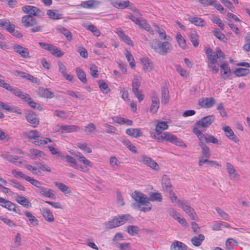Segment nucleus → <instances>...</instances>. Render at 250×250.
I'll list each match as a JSON object with an SVG mask.
<instances>
[{
  "label": "nucleus",
  "instance_id": "9d476101",
  "mask_svg": "<svg viewBox=\"0 0 250 250\" xmlns=\"http://www.w3.org/2000/svg\"><path fill=\"white\" fill-rule=\"evenodd\" d=\"M139 161L140 162L150 167L155 170H159V166L157 163L153 160L151 158L146 156H141L139 158Z\"/></svg>",
  "mask_w": 250,
  "mask_h": 250
},
{
  "label": "nucleus",
  "instance_id": "7ed1b4c3",
  "mask_svg": "<svg viewBox=\"0 0 250 250\" xmlns=\"http://www.w3.org/2000/svg\"><path fill=\"white\" fill-rule=\"evenodd\" d=\"M156 139L159 142L165 140L176 146L184 147L186 146V144L181 139L178 138L175 135L170 132H165L157 136Z\"/></svg>",
  "mask_w": 250,
  "mask_h": 250
},
{
  "label": "nucleus",
  "instance_id": "37998d69",
  "mask_svg": "<svg viewBox=\"0 0 250 250\" xmlns=\"http://www.w3.org/2000/svg\"><path fill=\"white\" fill-rule=\"evenodd\" d=\"M162 184L163 188L167 190L171 189V184L170 180L166 175H164L162 179Z\"/></svg>",
  "mask_w": 250,
  "mask_h": 250
},
{
  "label": "nucleus",
  "instance_id": "e2e57ef3",
  "mask_svg": "<svg viewBox=\"0 0 250 250\" xmlns=\"http://www.w3.org/2000/svg\"><path fill=\"white\" fill-rule=\"evenodd\" d=\"M140 231L139 227L136 226H129L127 227V232L131 235L137 234Z\"/></svg>",
  "mask_w": 250,
  "mask_h": 250
},
{
  "label": "nucleus",
  "instance_id": "bb28decb",
  "mask_svg": "<svg viewBox=\"0 0 250 250\" xmlns=\"http://www.w3.org/2000/svg\"><path fill=\"white\" fill-rule=\"evenodd\" d=\"M26 119L29 123L33 124V127H36L39 123L36 115L33 111H29L27 113Z\"/></svg>",
  "mask_w": 250,
  "mask_h": 250
},
{
  "label": "nucleus",
  "instance_id": "f704fd0d",
  "mask_svg": "<svg viewBox=\"0 0 250 250\" xmlns=\"http://www.w3.org/2000/svg\"><path fill=\"white\" fill-rule=\"evenodd\" d=\"M205 239V236L202 234H200L197 236L193 237L191 239L192 244L195 246H200Z\"/></svg>",
  "mask_w": 250,
  "mask_h": 250
},
{
  "label": "nucleus",
  "instance_id": "5701e85b",
  "mask_svg": "<svg viewBox=\"0 0 250 250\" xmlns=\"http://www.w3.org/2000/svg\"><path fill=\"white\" fill-rule=\"evenodd\" d=\"M13 49L17 53L19 54L21 57L26 58L29 56V51L26 48L23 47L19 44H15L13 46Z\"/></svg>",
  "mask_w": 250,
  "mask_h": 250
},
{
  "label": "nucleus",
  "instance_id": "9b49d317",
  "mask_svg": "<svg viewBox=\"0 0 250 250\" xmlns=\"http://www.w3.org/2000/svg\"><path fill=\"white\" fill-rule=\"evenodd\" d=\"M55 128L56 131H61L62 133H70L76 132L79 130L80 127L75 125H57Z\"/></svg>",
  "mask_w": 250,
  "mask_h": 250
},
{
  "label": "nucleus",
  "instance_id": "6e6d98bb",
  "mask_svg": "<svg viewBox=\"0 0 250 250\" xmlns=\"http://www.w3.org/2000/svg\"><path fill=\"white\" fill-rule=\"evenodd\" d=\"M125 54L130 66L131 67H134L135 66V60L131 53L128 50H125Z\"/></svg>",
  "mask_w": 250,
  "mask_h": 250
},
{
  "label": "nucleus",
  "instance_id": "052dcab7",
  "mask_svg": "<svg viewBox=\"0 0 250 250\" xmlns=\"http://www.w3.org/2000/svg\"><path fill=\"white\" fill-rule=\"evenodd\" d=\"M211 21L213 23L217 24L221 30L224 29L225 26L224 24L218 16H213L211 18Z\"/></svg>",
  "mask_w": 250,
  "mask_h": 250
},
{
  "label": "nucleus",
  "instance_id": "dca6fc26",
  "mask_svg": "<svg viewBox=\"0 0 250 250\" xmlns=\"http://www.w3.org/2000/svg\"><path fill=\"white\" fill-rule=\"evenodd\" d=\"M15 26L13 24H11L8 19H0V28L6 29L9 32H14Z\"/></svg>",
  "mask_w": 250,
  "mask_h": 250
},
{
  "label": "nucleus",
  "instance_id": "7c9ffc66",
  "mask_svg": "<svg viewBox=\"0 0 250 250\" xmlns=\"http://www.w3.org/2000/svg\"><path fill=\"white\" fill-rule=\"evenodd\" d=\"M125 133L134 138H138L142 135V132L139 128H128L125 130Z\"/></svg>",
  "mask_w": 250,
  "mask_h": 250
},
{
  "label": "nucleus",
  "instance_id": "0eeeda50",
  "mask_svg": "<svg viewBox=\"0 0 250 250\" xmlns=\"http://www.w3.org/2000/svg\"><path fill=\"white\" fill-rule=\"evenodd\" d=\"M1 157L5 160L13 163L15 165L21 167L22 164L25 163V160L17 156H14L9 153L5 152L1 154Z\"/></svg>",
  "mask_w": 250,
  "mask_h": 250
},
{
  "label": "nucleus",
  "instance_id": "774afa93",
  "mask_svg": "<svg viewBox=\"0 0 250 250\" xmlns=\"http://www.w3.org/2000/svg\"><path fill=\"white\" fill-rule=\"evenodd\" d=\"M211 229L214 230H219L222 228V221H214L211 223Z\"/></svg>",
  "mask_w": 250,
  "mask_h": 250
},
{
  "label": "nucleus",
  "instance_id": "58836bf2",
  "mask_svg": "<svg viewBox=\"0 0 250 250\" xmlns=\"http://www.w3.org/2000/svg\"><path fill=\"white\" fill-rule=\"evenodd\" d=\"M16 201L19 204L25 207L28 208L31 206L29 201L24 196L18 195L16 198Z\"/></svg>",
  "mask_w": 250,
  "mask_h": 250
},
{
  "label": "nucleus",
  "instance_id": "f257e3e1",
  "mask_svg": "<svg viewBox=\"0 0 250 250\" xmlns=\"http://www.w3.org/2000/svg\"><path fill=\"white\" fill-rule=\"evenodd\" d=\"M151 48L156 52L162 55H166L173 49L171 43L168 41L162 42L158 39H154L149 43Z\"/></svg>",
  "mask_w": 250,
  "mask_h": 250
},
{
  "label": "nucleus",
  "instance_id": "680f3d73",
  "mask_svg": "<svg viewBox=\"0 0 250 250\" xmlns=\"http://www.w3.org/2000/svg\"><path fill=\"white\" fill-rule=\"evenodd\" d=\"M215 209L217 211L218 214L220 216V217L224 220L226 221L229 220V215L226 213L223 210L221 209L218 207H216Z\"/></svg>",
  "mask_w": 250,
  "mask_h": 250
},
{
  "label": "nucleus",
  "instance_id": "4d7b16f0",
  "mask_svg": "<svg viewBox=\"0 0 250 250\" xmlns=\"http://www.w3.org/2000/svg\"><path fill=\"white\" fill-rule=\"evenodd\" d=\"M115 122L119 124H126L127 125H132L133 121L122 117H116Z\"/></svg>",
  "mask_w": 250,
  "mask_h": 250
},
{
  "label": "nucleus",
  "instance_id": "cd10ccee",
  "mask_svg": "<svg viewBox=\"0 0 250 250\" xmlns=\"http://www.w3.org/2000/svg\"><path fill=\"white\" fill-rule=\"evenodd\" d=\"M137 25L140 28H143L149 32L151 34H154V31L151 29V26L145 19H140L137 23Z\"/></svg>",
  "mask_w": 250,
  "mask_h": 250
},
{
  "label": "nucleus",
  "instance_id": "c9c22d12",
  "mask_svg": "<svg viewBox=\"0 0 250 250\" xmlns=\"http://www.w3.org/2000/svg\"><path fill=\"white\" fill-rule=\"evenodd\" d=\"M190 41L194 47H197L199 44L198 36L194 30H191L188 34Z\"/></svg>",
  "mask_w": 250,
  "mask_h": 250
},
{
  "label": "nucleus",
  "instance_id": "b1692460",
  "mask_svg": "<svg viewBox=\"0 0 250 250\" xmlns=\"http://www.w3.org/2000/svg\"><path fill=\"white\" fill-rule=\"evenodd\" d=\"M141 62L143 65L144 70L147 72H150L154 68L153 62L147 58H143L141 59Z\"/></svg>",
  "mask_w": 250,
  "mask_h": 250
},
{
  "label": "nucleus",
  "instance_id": "5fc2aeb1",
  "mask_svg": "<svg viewBox=\"0 0 250 250\" xmlns=\"http://www.w3.org/2000/svg\"><path fill=\"white\" fill-rule=\"evenodd\" d=\"M66 161L70 164V166L76 169H78L80 165L77 163L76 160L72 156L66 155L65 156Z\"/></svg>",
  "mask_w": 250,
  "mask_h": 250
},
{
  "label": "nucleus",
  "instance_id": "bf43d9fd",
  "mask_svg": "<svg viewBox=\"0 0 250 250\" xmlns=\"http://www.w3.org/2000/svg\"><path fill=\"white\" fill-rule=\"evenodd\" d=\"M25 215L27 217L31 224L33 225H36L38 224V220L31 212L27 211L25 212Z\"/></svg>",
  "mask_w": 250,
  "mask_h": 250
},
{
  "label": "nucleus",
  "instance_id": "4be33fe9",
  "mask_svg": "<svg viewBox=\"0 0 250 250\" xmlns=\"http://www.w3.org/2000/svg\"><path fill=\"white\" fill-rule=\"evenodd\" d=\"M37 93L40 96L45 98L50 99L54 96V93L50 89L42 87L39 88Z\"/></svg>",
  "mask_w": 250,
  "mask_h": 250
},
{
  "label": "nucleus",
  "instance_id": "f8f14e48",
  "mask_svg": "<svg viewBox=\"0 0 250 250\" xmlns=\"http://www.w3.org/2000/svg\"><path fill=\"white\" fill-rule=\"evenodd\" d=\"M71 154L78 158L79 161L82 163L85 167H92L93 163L89 160L87 159L81 152L79 151H74L71 152Z\"/></svg>",
  "mask_w": 250,
  "mask_h": 250
},
{
  "label": "nucleus",
  "instance_id": "49530a36",
  "mask_svg": "<svg viewBox=\"0 0 250 250\" xmlns=\"http://www.w3.org/2000/svg\"><path fill=\"white\" fill-rule=\"evenodd\" d=\"M112 5L118 8L124 9L128 6L129 1L127 0L125 1H113L112 2Z\"/></svg>",
  "mask_w": 250,
  "mask_h": 250
},
{
  "label": "nucleus",
  "instance_id": "79ce46f5",
  "mask_svg": "<svg viewBox=\"0 0 250 250\" xmlns=\"http://www.w3.org/2000/svg\"><path fill=\"white\" fill-rule=\"evenodd\" d=\"M76 145L79 148L85 152L88 153H90L92 152L91 148L89 147L88 144L86 143L79 142L77 143Z\"/></svg>",
  "mask_w": 250,
  "mask_h": 250
},
{
  "label": "nucleus",
  "instance_id": "412c9836",
  "mask_svg": "<svg viewBox=\"0 0 250 250\" xmlns=\"http://www.w3.org/2000/svg\"><path fill=\"white\" fill-rule=\"evenodd\" d=\"M222 129L225 132L226 136L229 139L235 143L239 141L238 138L234 134L233 130L229 126H223Z\"/></svg>",
  "mask_w": 250,
  "mask_h": 250
},
{
  "label": "nucleus",
  "instance_id": "a211bd4d",
  "mask_svg": "<svg viewBox=\"0 0 250 250\" xmlns=\"http://www.w3.org/2000/svg\"><path fill=\"white\" fill-rule=\"evenodd\" d=\"M22 10L32 17L38 15L41 11L38 8L32 5L24 6L22 7Z\"/></svg>",
  "mask_w": 250,
  "mask_h": 250
},
{
  "label": "nucleus",
  "instance_id": "8fccbe9b",
  "mask_svg": "<svg viewBox=\"0 0 250 250\" xmlns=\"http://www.w3.org/2000/svg\"><path fill=\"white\" fill-rule=\"evenodd\" d=\"M104 225L107 229H112L120 226L117 217L114 218L112 220L105 222Z\"/></svg>",
  "mask_w": 250,
  "mask_h": 250
},
{
  "label": "nucleus",
  "instance_id": "a878e982",
  "mask_svg": "<svg viewBox=\"0 0 250 250\" xmlns=\"http://www.w3.org/2000/svg\"><path fill=\"white\" fill-rule=\"evenodd\" d=\"M41 213L44 219L49 222H52L54 221V216L51 211L45 208H43L41 210Z\"/></svg>",
  "mask_w": 250,
  "mask_h": 250
},
{
  "label": "nucleus",
  "instance_id": "473e14b6",
  "mask_svg": "<svg viewBox=\"0 0 250 250\" xmlns=\"http://www.w3.org/2000/svg\"><path fill=\"white\" fill-rule=\"evenodd\" d=\"M192 130L199 140V145L201 144V143H204V140H205L206 135L204 134L199 129V128L196 126H194Z\"/></svg>",
  "mask_w": 250,
  "mask_h": 250
},
{
  "label": "nucleus",
  "instance_id": "f03ea898",
  "mask_svg": "<svg viewBox=\"0 0 250 250\" xmlns=\"http://www.w3.org/2000/svg\"><path fill=\"white\" fill-rule=\"evenodd\" d=\"M24 135L31 142L37 146L44 145L52 142L49 138L41 137L40 133L37 130L27 131Z\"/></svg>",
  "mask_w": 250,
  "mask_h": 250
},
{
  "label": "nucleus",
  "instance_id": "72a5a7b5",
  "mask_svg": "<svg viewBox=\"0 0 250 250\" xmlns=\"http://www.w3.org/2000/svg\"><path fill=\"white\" fill-rule=\"evenodd\" d=\"M168 127V125L165 122H160L158 123L155 128L157 136L162 134V131L167 129Z\"/></svg>",
  "mask_w": 250,
  "mask_h": 250
},
{
  "label": "nucleus",
  "instance_id": "0e129e2a",
  "mask_svg": "<svg viewBox=\"0 0 250 250\" xmlns=\"http://www.w3.org/2000/svg\"><path fill=\"white\" fill-rule=\"evenodd\" d=\"M174 66L176 68V71L179 73L181 76L187 78L188 76V73L187 71L182 68V67L179 64H175Z\"/></svg>",
  "mask_w": 250,
  "mask_h": 250
},
{
  "label": "nucleus",
  "instance_id": "09e8293b",
  "mask_svg": "<svg viewBox=\"0 0 250 250\" xmlns=\"http://www.w3.org/2000/svg\"><path fill=\"white\" fill-rule=\"evenodd\" d=\"M49 51L57 57H61L63 55V53L62 52L59 48L52 44L51 45Z\"/></svg>",
  "mask_w": 250,
  "mask_h": 250
},
{
  "label": "nucleus",
  "instance_id": "a19ab883",
  "mask_svg": "<svg viewBox=\"0 0 250 250\" xmlns=\"http://www.w3.org/2000/svg\"><path fill=\"white\" fill-rule=\"evenodd\" d=\"M155 30L158 33L159 37L160 39L168 40L169 38H170V37L167 35L165 30L157 25H155Z\"/></svg>",
  "mask_w": 250,
  "mask_h": 250
},
{
  "label": "nucleus",
  "instance_id": "864d4df0",
  "mask_svg": "<svg viewBox=\"0 0 250 250\" xmlns=\"http://www.w3.org/2000/svg\"><path fill=\"white\" fill-rule=\"evenodd\" d=\"M249 73V70L247 68H238L234 71V74L237 77H241L247 75Z\"/></svg>",
  "mask_w": 250,
  "mask_h": 250
},
{
  "label": "nucleus",
  "instance_id": "a18cd8bd",
  "mask_svg": "<svg viewBox=\"0 0 250 250\" xmlns=\"http://www.w3.org/2000/svg\"><path fill=\"white\" fill-rule=\"evenodd\" d=\"M205 141L207 143H211L218 145L221 144V141L219 140L212 135L206 134Z\"/></svg>",
  "mask_w": 250,
  "mask_h": 250
},
{
  "label": "nucleus",
  "instance_id": "6ab92c4d",
  "mask_svg": "<svg viewBox=\"0 0 250 250\" xmlns=\"http://www.w3.org/2000/svg\"><path fill=\"white\" fill-rule=\"evenodd\" d=\"M221 69V76L222 78L226 80L230 75L231 70L229 65L227 62L222 63L220 66Z\"/></svg>",
  "mask_w": 250,
  "mask_h": 250
},
{
  "label": "nucleus",
  "instance_id": "ddd939ff",
  "mask_svg": "<svg viewBox=\"0 0 250 250\" xmlns=\"http://www.w3.org/2000/svg\"><path fill=\"white\" fill-rule=\"evenodd\" d=\"M21 22L26 27L33 26L37 23L35 18L31 15H25L21 19Z\"/></svg>",
  "mask_w": 250,
  "mask_h": 250
},
{
  "label": "nucleus",
  "instance_id": "2f4dec72",
  "mask_svg": "<svg viewBox=\"0 0 250 250\" xmlns=\"http://www.w3.org/2000/svg\"><path fill=\"white\" fill-rule=\"evenodd\" d=\"M176 40L180 47L184 50H185L187 48L186 40L179 32L177 33L176 34Z\"/></svg>",
  "mask_w": 250,
  "mask_h": 250
},
{
  "label": "nucleus",
  "instance_id": "c03bdc74",
  "mask_svg": "<svg viewBox=\"0 0 250 250\" xmlns=\"http://www.w3.org/2000/svg\"><path fill=\"white\" fill-rule=\"evenodd\" d=\"M118 219V222L120 226L123 225L125 224L128 220L131 219V217L129 214H124L116 216Z\"/></svg>",
  "mask_w": 250,
  "mask_h": 250
},
{
  "label": "nucleus",
  "instance_id": "c85d7f7f",
  "mask_svg": "<svg viewBox=\"0 0 250 250\" xmlns=\"http://www.w3.org/2000/svg\"><path fill=\"white\" fill-rule=\"evenodd\" d=\"M170 250H187V246L179 241H174L170 246Z\"/></svg>",
  "mask_w": 250,
  "mask_h": 250
},
{
  "label": "nucleus",
  "instance_id": "c756f323",
  "mask_svg": "<svg viewBox=\"0 0 250 250\" xmlns=\"http://www.w3.org/2000/svg\"><path fill=\"white\" fill-rule=\"evenodd\" d=\"M100 4V2L96 0H88L83 1L81 3V6L85 8H93L98 6Z\"/></svg>",
  "mask_w": 250,
  "mask_h": 250
},
{
  "label": "nucleus",
  "instance_id": "6e6552de",
  "mask_svg": "<svg viewBox=\"0 0 250 250\" xmlns=\"http://www.w3.org/2000/svg\"><path fill=\"white\" fill-rule=\"evenodd\" d=\"M214 119L213 115L207 116L197 121L194 126L199 128H207L214 122Z\"/></svg>",
  "mask_w": 250,
  "mask_h": 250
},
{
  "label": "nucleus",
  "instance_id": "393cba45",
  "mask_svg": "<svg viewBox=\"0 0 250 250\" xmlns=\"http://www.w3.org/2000/svg\"><path fill=\"white\" fill-rule=\"evenodd\" d=\"M0 205L10 211L17 212L16 205L9 200L1 198L0 199Z\"/></svg>",
  "mask_w": 250,
  "mask_h": 250
},
{
  "label": "nucleus",
  "instance_id": "aec40b11",
  "mask_svg": "<svg viewBox=\"0 0 250 250\" xmlns=\"http://www.w3.org/2000/svg\"><path fill=\"white\" fill-rule=\"evenodd\" d=\"M215 99L212 98H206L199 101V104L204 108H210L215 104Z\"/></svg>",
  "mask_w": 250,
  "mask_h": 250
},
{
  "label": "nucleus",
  "instance_id": "69168bd1",
  "mask_svg": "<svg viewBox=\"0 0 250 250\" xmlns=\"http://www.w3.org/2000/svg\"><path fill=\"white\" fill-rule=\"evenodd\" d=\"M140 84L141 82L139 78L138 77H134L132 83V91L139 90Z\"/></svg>",
  "mask_w": 250,
  "mask_h": 250
},
{
  "label": "nucleus",
  "instance_id": "4468645a",
  "mask_svg": "<svg viewBox=\"0 0 250 250\" xmlns=\"http://www.w3.org/2000/svg\"><path fill=\"white\" fill-rule=\"evenodd\" d=\"M152 104L150 106V111L152 113H155L157 111L159 107V99L158 95L155 92H153L151 95Z\"/></svg>",
  "mask_w": 250,
  "mask_h": 250
},
{
  "label": "nucleus",
  "instance_id": "20e7f679",
  "mask_svg": "<svg viewBox=\"0 0 250 250\" xmlns=\"http://www.w3.org/2000/svg\"><path fill=\"white\" fill-rule=\"evenodd\" d=\"M206 53L209 61L208 62L216 63L217 59L222 60L225 58L224 53L218 47L216 48L215 51L209 48H207L206 50Z\"/></svg>",
  "mask_w": 250,
  "mask_h": 250
},
{
  "label": "nucleus",
  "instance_id": "f3484780",
  "mask_svg": "<svg viewBox=\"0 0 250 250\" xmlns=\"http://www.w3.org/2000/svg\"><path fill=\"white\" fill-rule=\"evenodd\" d=\"M15 176L17 178H24L26 181L29 182L32 185L38 188H39L41 187L40 186L41 184L39 181L28 176L25 175L23 173H15Z\"/></svg>",
  "mask_w": 250,
  "mask_h": 250
},
{
  "label": "nucleus",
  "instance_id": "423d86ee",
  "mask_svg": "<svg viewBox=\"0 0 250 250\" xmlns=\"http://www.w3.org/2000/svg\"><path fill=\"white\" fill-rule=\"evenodd\" d=\"M12 93L25 102H27L31 107L33 108H36L37 104L32 100L30 96L26 93L23 92L18 88H15Z\"/></svg>",
  "mask_w": 250,
  "mask_h": 250
},
{
  "label": "nucleus",
  "instance_id": "ea45409f",
  "mask_svg": "<svg viewBox=\"0 0 250 250\" xmlns=\"http://www.w3.org/2000/svg\"><path fill=\"white\" fill-rule=\"evenodd\" d=\"M47 15L52 20H59L62 18V14H59L56 10L49 9L47 11Z\"/></svg>",
  "mask_w": 250,
  "mask_h": 250
},
{
  "label": "nucleus",
  "instance_id": "e433bc0d",
  "mask_svg": "<svg viewBox=\"0 0 250 250\" xmlns=\"http://www.w3.org/2000/svg\"><path fill=\"white\" fill-rule=\"evenodd\" d=\"M161 103L164 104H167L169 102V91L167 88L163 87L161 90Z\"/></svg>",
  "mask_w": 250,
  "mask_h": 250
},
{
  "label": "nucleus",
  "instance_id": "4c0bfd02",
  "mask_svg": "<svg viewBox=\"0 0 250 250\" xmlns=\"http://www.w3.org/2000/svg\"><path fill=\"white\" fill-rule=\"evenodd\" d=\"M76 73L79 79L83 83H87L86 75L84 71L80 67L75 69Z\"/></svg>",
  "mask_w": 250,
  "mask_h": 250
},
{
  "label": "nucleus",
  "instance_id": "3c124183",
  "mask_svg": "<svg viewBox=\"0 0 250 250\" xmlns=\"http://www.w3.org/2000/svg\"><path fill=\"white\" fill-rule=\"evenodd\" d=\"M202 148V156L205 158H209L210 156L209 148L204 143L199 144Z\"/></svg>",
  "mask_w": 250,
  "mask_h": 250
},
{
  "label": "nucleus",
  "instance_id": "1a4fd4ad",
  "mask_svg": "<svg viewBox=\"0 0 250 250\" xmlns=\"http://www.w3.org/2000/svg\"><path fill=\"white\" fill-rule=\"evenodd\" d=\"M132 197L138 205L147 206V204H148V197L143 193L135 191L132 194Z\"/></svg>",
  "mask_w": 250,
  "mask_h": 250
},
{
  "label": "nucleus",
  "instance_id": "338daca9",
  "mask_svg": "<svg viewBox=\"0 0 250 250\" xmlns=\"http://www.w3.org/2000/svg\"><path fill=\"white\" fill-rule=\"evenodd\" d=\"M36 168L37 170L46 171L47 172L51 171L50 167L42 162L37 163L36 165Z\"/></svg>",
  "mask_w": 250,
  "mask_h": 250
},
{
  "label": "nucleus",
  "instance_id": "603ef678",
  "mask_svg": "<svg viewBox=\"0 0 250 250\" xmlns=\"http://www.w3.org/2000/svg\"><path fill=\"white\" fill-rule=\"evenodd\" d=\"M189 21L192 23H194L197 26H203L204 25V21L203 20L200 18L197 17H189Z\"/></svg>",
  "mask_w": 250,
  "mask_h": 250
},
{
  "label": "nucleus",
  "instance_id": "de8ad7c7",
  "mask_svg": "<svg viewBox=\"0 0 250 250\" xmlns=\"http://www.w3.org/2000/svg\"><path fill=\"white\" fill-rule=\"evenodd\" d=\"M162 196L160 193H152L150 194V197L148 198V204H149V201L161 202L162 201Z\"/></svg>",
  "mask_w": 250,
  "mask_h": 250
},
{
  "label": "nucleus",
  "instance_id": "2eb2a0df",
  "mask_svg": "<svg viewBox=\"0 0 250 250\" xmlns=\"http://www.w3.org/2000/svg\"><path fill=\"white\" fill-rule=\"evenodd\" d=\"M38 193H40L41 195L50 198L52 199L56 198V196L54 193L53 191L51 189L41 187L36 191Z\"/></svg>",
  "mask_w": 250,
  "mask_h": 250
},
{
  "label": "nucleus",
  "instance_id": "13d9d810",
  "mask_svg": "<svg viewBox=\"0 0 250 250\" xmlns=\"http://www.w3.org/2000/svg\"><path fill=\"white\" fill-rule=\"evenodd\" d=\"M213 34L214 35L221 41L224 42H226V37H225L224 34H223L219 29H215L213 31Z\"/></svg>",
  "mask_w": 250,
  "mask_h": 250
},
{
  "label": "nucleus",
  "instance_id": "39448f33",
  "mask_svg": "<svg viewBox=\"0 0 250 250\" xmlns=\"http://www.w3.org/2000/svg\"><path fill=\"white\" fill-rule=\"evenodd\" d=\"M178 206L188 214L192 220H197L198 217L196 213L187 201L185 200H182L179 202Z\"/></svg>",
  "mask_w": 250,
  "mask_h": 250
}]
</instances>
